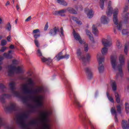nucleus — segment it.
<instances>
[{
  "label": "nucleus",
  "instance_id": "obj_1",
  "mask_svg": "<svg viewBox=\"0 0 129 129\" xmlns=\"http://www.w3.org/2000/svg\"><path fill=\"white\" fill-rule=\"evenodd\" d=\"M28 84H24L22 85V91L25 94H33V95L24 96L20 91H16V83L11 82L9 83V88L12 94L3 93L0 95V102L4 104L6 103V99H10L14 95L18 98H20L23 103L27 104L28 102L34 101L36 105L31 107V112H36L39 107L43 106V101L45 100V93L46 90L43 86H37L33 90L29 89L28 85H34V81L31 78L28 79Z\"/></svg>",
  "mask_w": 129,
  "mask_h": 129
},
{
  "label": "nucleus",
  "instance_id": "obj_2",
  "mask_svg": "<svg viewBox=\"0 0 129 129\" xmlns=\"http://www.w3.org/2000/svg\"><path fill=\"white\" fill-rule=\"evenodd\" d=\"M29 118V111L26 110H20L16 119V123L22 129H31L30 126H38V120H32L28 124H26V120Z\"/></svg>",
  "mask_w": 129,
  "mask_h": 129
},
{
  "label": "nucleus",
  "instance_id": "obj_3",
  "mask_svg": "<svg viewBox=\"0 0 129 129\" xmlns=\"http://www.w3.org/2000/svg\"><path fill=\"white\" fill-rule=\"evenodd\" d=\"M117 56L116 55H112L111 56V64L112 68L115 71L118 70L119 74H116V77L120 76L122 77V66L125 64V58H124V55L120 54L119 56V62L120 64L117 65Z\"/></svg>",
  "mask_w": 129,
  "mask_h": 129
},
{
  "label": "nucleus",
  "instance_id": "obj_4",
  "mask_svg": "<svg viewBox=\"0 0 129 129\" xmlns=\"http://www.w3.org/2000/svg\"><path fill=\"white\" fill-rule=\"evenodd\" d=\"M13 64H11L8 66V73L9 76H13L16 72L17 74L22 73V68L20 67H18L17 68L14 65H17L18 64V61L14 59L12 61Z\"/></svg>",
  "mask_w": 129,
  "mask_h": 129
},
{
  "label": "nucleus",
  "instance_id": "obj_5",
  "mask_svg": "<svg viewBox=\"0 0 129 129\" xmlns=\"http://www.w3.org/2000/svg\"><path fill=\"white\" fill-rule=\"evenodd\" d=\"M77 54L78 59L83 62V65H84V66H86L87 62L90 61V58H91L90 54L87 53L85 57V56L82 55V53L81 52V50L80 49L77 50Z\"/></svg>",
  "mask_w": 129,
  "mask_h": 129
},
{
  "label": "nucleus",
  "instance_id": "obj_6",
  "mask_svg": "<svg viewBox=\"0 0 129 129\" xmlns=\"http://www.w3.org/2000/svg\"><path fill=\"white\" fill-rule=\"evenodd\" d=\"M117 15H118V9H115L113 13V21L114 24L116 25V27L118 31H121L122 30V24L121 22H118L117 19Z\"/></svg>",
  "mask_w": 129,
  "mask_h": 129
},
{
  "label": "nucleus",
  "instance_id": "obj_7",
  "mask_svg": "<svg viewBox=\"0 0 129 129\" xmlns=\"http://www.w3.org/2000/svg\"><path fill=\"white\" fill-rule=\"evenodd\" d=\"M97 61L99 63L98 67L99 73H102L104 71V66L102 64L104 62V57L101 56V54L98 53L97 55Z\"/></svg>",
  "mask_w": 129,
  "mask_h": 129
},
{
  "label": "nucleus",
  "instance_id": "obj_8",
  "mask_svg": "<svg viewBox=\"0 0 129 129\" xmlns=\"http://www.w3.org/2000/svg\"><path fill=\"white\" fill-rule=\"evenodd\" d=\"M18 109V105L14 102H11L8 105L4 107V110L7 112L9 111H15Z\"/></svg>",
  "mask_w": 129,
  "mask_h": 129
},
{
  "label": "nucleus",
  "instance_id": "obj_9",
  "mask_svg": "<svg viewBox=\"0 0 129 129\" xmlns=\"http://www.w3.org/2000/svg\"><path fill=\"white\" fill-rule=\"evenodd\" d=\"M73 35L74 36V38L76 40V41H79V43L81 44H84V41L81 39V37L78 33H77L75 31V30H73Z\"/></svg>",
  "mask_w": 129,
  "mask_h": 129
},
{
  "label": "nucleus",
  "instance_id": "obj_10",
  "mask_svg": "<svg viewBox=\"0 0 129 129\" xmlns=\"http://www.w3.org/2000/svg\"><path fill=\"white\" fill-rule=\"evenodd\" d=\"M67 13V9H62L60 11H56L53 13L54 16H60V17H65V13Z\"/></svg>",
  "mask_w": 129,
  "mask_h": 129
},
{
  "label": "nucleus",
  "instance_id": "obj_11",
  "mask_svg": "<svg viewBox=\"0 0 129 129\" xmlns=\"http://www.w3.org/2000/svg\"><path fill=\"white\" fill-rule=\"evenodd\" d=\"M55 58L57 61H60L61 59H68L69 58V55L66 54L65 55H63L62 52H60L55 56Z\"/></svg>",
  "mask_w": 129,
  "mask_h": 129
},
{
  "label": "nucleus",
  "instance_id": "obj_12",
  "mask_svg": "<svg viewBox=\"0 0 129 129\" xmlns=\"http://www.w3.org/2000/svg\"><path fill=\"white\" fill-rule=\"evenodd\" d=\"M58 32H59V27H54L49 30V34L50 36H56Z\"/></svg>",
  "mask_w": 129,
  "mask_h": 129
},
{
  "label": "nucleus",
  "instance_id": "obj_13",
  "mask_svg": "<svg viewBox=\"0 0 129 129\" xmlns=\"http://www.w3.org/2000/svg\"><path fill=\"white\" fill-rule=\"evenodd\" d=\"M85 72L86 73L88 79H91L93 77V75L90 68L87 67L85 68Z\"/></svg>",
  "mask_w": 129,
  "mask_h": 129
},
{
  "label": "nucleus",
  "instance_id": "obj_14",
  "mask_svg": "<svg viewBox=\"0 0 129 129\" xmlns=\"http://www.w3.org/2000/svg\"><path fill=\"white\" fill-rule=\"evenodd\" d=\"M32 34H33V37L35 38V40H37L38 38H40L41 36V32L38 29L34 30Z\"/></svg>",
  "mask_w": 129,
  "mask_h": 129
},
{
  "label": "nucleus",
  "instance_id": "obj_15",
  "mask_svg": "<svg viewBox=\"0 0 129 129\" xmlns=\"http://www.w3.org/2000/svg\"><path fill=\"white\" fill-rule=\"evenodd\" d=\"M111 113L112 114L115 115V122L116 123H118V119H117V112H116V110H115V108L114 107H112L111 109Z\"/></svg>",
  "mask_w": 129,
  "mask_h": 129
},
{
  "label": "nucleus",
  "instance_id": "obj_16",
  "mask_svg": "<svg viewBox=\"0 0 129 129\" xmlns=\"http://www.w3.org/2000/svg\"><path fill=\"white\" fill-rule=\"evenodd\" d=\"M102 43L104 47H109L111 45V41L108 39H103Z\"/></svg>",
  "mask_w": 129,
  "mask_h": 129
},
{
  "label": "nucleus",
  "instance_id": "obj_17",
  "mask_svg": "<svg viewBox=\"0 0 129 129\" xmlns=\"http://www.w3.org/2000/svg\"><path fill=\"white\" fill-rule=\"evenodd\" d=\"M83 120L84 121H86L87 122H88L91 129H96V128H95V126H94L93 123H92V122L91 121H90V120H89L88 117H86L84 118L83 119Z\"/></svg>",
  "mask_w": 129,
  "mask_h": 129
},
{
  "label": "nucleus",
  "instance_id": "obj_18",
  "mask_svg": "<svg viewBox=\"0 0 129 129\" xmlns=\"http://www.w3.org/2000/svg\"><path fill=\"white\" fill-rule=\"evenodd\" d=\"M101 22L104 25H107L109 23V19L105 16H102L101 17Z\"/></svg>",
  "mask_w": 129,
  "mask_h": 129
},
{
  "label": "nucleus",
  "instance_id": "obj_19",
  "mask_svg": "<svg viewBox=\"0 0 129 129\" xmlns=\"http://www.w3.org/2000/svg\"><path fill=\"white\" fill-rule=\"evenodd\" d=\"M110 5H111V2L109 1L108 4V11L106 12L107 15L109 17L112 15V8L110 7Z\"/></svg>",
  "mask_w": 129,
  "mask_h": 129
},
{
  "label": "nucleus",
  "instance_id": "obj_20",
  "mask_svg": "<svg viewBox=\"0 0 129 129\" xmlns=\"http://www.w3.org/2000/svg\"><path fill=\"white\" fill-rule=\"evenodd\" d=\"M0 90L1 92H3L4 93L8 92V88L3 83L0 84Z\"/></svg>",
  "mask_w": 129,
  "mask_h": 129
},
{
  "label": "nucleus",
  "instance_id": "obj_21",
  "mask_svg": "<svg viewBox=\"0 0 129 129\" xmlns=\"http://www.w3.org/2000/svg\"><path fill=\"white\" fill-rule=\"evenodd\" d=\"M122 18L123 19L124 23L125 24H127V22H128V19H129V14L128 13H123L122 15Z\"/></svg>",
  "mask_w": 129,
  "mask_h": 129
},
{
  "label": "nucleus",
  "instance_id": "obj_22",
  "mask_svg": "<svg viewBox=\"0 0 129 129\" xmlns=\"http://www.w3.org/2000/svg\"><path fill=\"white\" fill-rule=\"evenodd\" d=\"M74 104H75V105H77L78 107H82V105L80 104V103H79V101H78V100H77V98H76V96H75V95H74Z\"/></svg>",
  "mask_w": 129,
  "mask_h": 129
},
{
  "label": "nucleus",
  "instance_id": "obj_23",
  "mask_svg": "<svg viewBox=\"0 0 129 129\" xmlns=\"http://www.w3.org/2000/svg\"><path fill=\"white\" fill-rule=\"evenodd\" d=\"M108 52V48H106V47H103L101 50V53L103 55H101V56L104 57V56H105V55H107Z\"/></svg>",
  "mask_w": 129,
  "mask_h": 129
},
{
  "label": "nucleus",
  "instance_id": "obj_24",
  "mask_svg": "<svg viewBox=\"0 0 129 129\" xmlns=\"http://www.w3.org/2000/svg\"><path fill=\"white\" fill-rule=\"evenodd\" d=\"M92 32L95 36L98 35V29H97V27L95 25H93L92 26Z\"/></svg>",
  "mask_w": 129,
  "mask_h": 129
},
{
  "label": "nucleus",
  "instance_id": "obj_25",
  "mask_svg": "<svg viewBox=\"0 0 129 129\" xmlns=\"http://www.w3.org/2000/svg\"><path fill=\"white\" fill-rule=\"evenodd\" d=\"M115 97L116 99V102L117 103H120V96L118 93L115 92Z\"/></svg>",
  "mask_w": 129,
  "mask_h": 129
},
{
  "label": "nucleus",
  "instance_id": "obj_26",
  "mask_svg": "<svg viewBox=\"0 0 129 129\" xmlns=\"http://www.w3.org/2000/svg\"><path fill=\"white\" fill-rule=\"evenodd\" d=\"M111 85L112 86V90L115 91L117 89L116 83L114 81H111Z\"/></svg>",
  "mask_w": 129,
  "mask_h": 129
},
{
  "label": "nucleus",
  "instance_id": "obj_27",
  "mask_svg": "<svg viewBox=\"0 0 129 129\" xmlns=\"http://www.w3.org/2000/svg\"><path fill=\"white\" fill-rule=\"evenodd\" d=\"M116 112H117V113H119V114H121V105L118 104L116 106Z\"/></svg>",
  "mask_w": 129,
  "mask_h": 129
},
{
  "label": "nucleus",
  "instance_id": "obj_28",
  "mask_svg": "<svg viewBox=\"0 0 129 129\" xmlns=\"http://www.w3.org/2000/svg\"><path fill=\"white\" fill-rule=\"evenodd\" d=\"M71 20H73V21H74L78 24V25H82V23H81V21H79L78 19L76 17H71Z\"/></svg>",
  "mask_w": 129,
  "mask_h": 129
},
{
  "label": "nucleus",
  "instance_id": "obj_29",
  "mask_svg": "<svg viewBox=\"0 0 129 129\" xmlns=\"http://www.w3.org/2000/svg\"><path fill=\"white\" fill-rule=\"evenodd\" d=\"M67 11L70 12V14H77L76 11L74 9L71 7L68 8Z\"/></svg>",
  "mask_w": 129,
  "mask_h": 129
},
{
  "label": "nucleus",
  "instance_id": "obj_30",
  "mask_svg": "<svg viewBox=\"0 0 129 129\" xmlns=\"http://www.w3.org/2000/svg\"><path fill=\"white\" fill-rule=\"evenodd\" d=\"M129 50V42H127L125 44L124 52L126 55H127V51Z\"/></svg>",
  "mask_w": 129,
  "mask_h": 129
},
{
  "label": "nucleus",
  "instance_id": "obj_31",
  "mask_svg": "<svg viewBox=\"0 0 129 129\" xmlns=\"http://www.w3.org/2000/svg\"><path fill=\"white\" fill-rule=\"evenodd\" d=\"M57 2L58 4H59V5H61V6H66L68 5L67 2L64 0H57Z\"/></svg>",
  "mask_w": 129,
  "mask_h": 129
},
{
  "label": "nucleus",
  "instance_id": "obj_32",
  "mask_svg": "<svg viewBox=\"0 0 129 129\" xmlns=\"http://www.w3.org/2000/svg\"><path fill=\"white\" fill-rule=\"evenodd\" d=\"M93 15L94 14L92 10H89L87 13L88 18H89V19H91V18L93 17Z\"/></svg>",
  "mask_w": 129,
  "mask_h": 129
},
{
  "label": "nucleus",
  "instance_id": "obj_33",
  "mask_svg": "<svg viewBox=\"0 0 129 129\" xmlns=\"http://www.w3.org/2000/svg\"><path fill=\"white\" fill-rule=\"evenodd\" d=\"M4 56L5 58H7V59H12V58H13V56L10 53H4Z\"/></svg>",
  "mask_w": 129,
  "mask_h": 129
},
{
  "label": "nucleus",
  "instance_id": "obj_34",
  "mask_svg": "<svg viewBox=\"0 0 129 129\" xmlns=\"http://www.w3.org/2000/svg\"><path fill=\"white\" fill-rule=\"evenodd\" d=\"M128 6H129V0H128V3H126L125 4V7L124 8L123 13H126L128 10Z\"/></svg>",
  "mask_w": 129,
  "mask_h": 129
},
{
  "label": "nucleus",
  "instance_id": "obj_35",
  "mask_svg": "<svg viewBox=\"0 0 129 129\" xmlns=\"http://www.w3.org/2000/svg\"><path fill=\"white\" fill-rule=\"evenodd\" d=\"M107 96L108 97V99H109V101H110L111 102H114V100H113V98H112V97L109 96V94H108V93H107Z\"/></svg>",
  "mask_w": 129,
  "mask_h": 129
},
{
  "label": "nucleus",
  "instance_id": "obj_36",
  "mask_svg": "<svg viewBox=\"0 0 129 129\" xmlns=\"http://www.w3.org/2000/svg\"><path fill=\"white\" fill-rule=\"evenodd\" d=\"M83 44H84V51L85 52H88V45H87V44H86V42H85V41H84V43H83Z\"/></svg>",
  "mask_w": 129,
  "mask_h": 129
},
{
  "label": "nucleus",
  "instance_id": "obj_37",
  "mask_svg": "<svg viewBox=\"0 0 129 129\" xmlns=\"http://www.w3.org/2000/svg\"><path fill=\"white\" fill-rule=\"evenodd\" d=\"M125 111L126 113H129V104L127 103H125Z\"/></svg>",
  "mask_w": 129,
  "mask_h": 129
},
{
  "label": "nucleus",
  "instance_id": "obj_38",
  "mask_svg": "<svg viewBox=\"0 0 129 129\" xmlns=\"http://www.w3.org/2000/svg\"><path fill=\"white\" fill-rule=\"evenodd\" d=\"M104 1L105 0H100V8L102 10L104 9Z\"/></svg>",
  "mask_w": 129,
  "mask_h": 129
},
{
  "label": "nucleus",
  "instance_id": "obj_39",
  "mask_svg": "<svg viewBox=\"0 0 129 129\" xmlns=\"http://www.w3.org/2000/svg\"><path fill=\"white\" fill-rule=\"evenodd\" d=\"M129 33V30L128 29H123L122 31V33L123 35H127Z\"/></svg>",
  "mask_w": 129,
  "mask_h": 129
},
{
  "label": "nucleus",
  "instance_id": "obj_40",
  "mask_svg": "<svg viewBox=\"0 0 129 129\" xmlns=\"http://www.w3.org/2000/svg\"><path fill=\"white\" fill-rule=\"evenodd\" d=\"M116 46L118 49H120V48H121V44L120 43V41H119V40L117 41Z\"/></svg>",
  "mask_w": 129,
  "mask_h": 129
},
{
  "label": "nucleus",
  "instance_id": "obj_41",
  "mask_svg": "<svg viewBox=\"0 0 129 129\" xmlns=\"http://www.w3.org/2000/svg\"><path fill=\"white\" fill-rule=\"evenodd\" d=\"M34 44L36 46V47H40V43L39 42V40L38 39L34 40Z\"/></svg>",
  "mask_w": 129,
  "mask_h": 129
},
{
  "label": "nucleus",
  "instance_id": "obj_42",
  "mask_svg": "<svg viewBox=\"0 0 129 129\" xmlns=\"http://www.w3.org/2000/svg\"><path fill=\"white\" fill-rule=\"evenodd\" d=\"M3 60H4V57L2 56H0V71L2 69V66L1 65H2V64H3Z\"/></svg>",
  "mask_w": 129,
  "mask_h": 129
},
{
  "label": "nucleus",
  "instance_id": "obj_43",
  "mask_svg": "<svg viewBox=\"0 0 129 129\" xmlns=\"http://www.w3.org/2000/svg\"><path fill=\"white\" fill-rule=\"evenodd\" d=\"M7 30H8V31H11V30H12V25H11V23L10 22L7 24Z\"/></svg>",
  "mask_w": 129,
  "mask_h": 129
},
{
  "label": "nucleus",
  "instance_id": "obj_44",
  "mask_svg": "<svg viewBox=\"0 0 129 129\" xmlns=\"http://www.w3.org/2000/svg\"><path fill=\"white\" fill-rule=\"evenodd\" d=\"M2 46H6L7 45V41L6 40H2L1 41Z\"/></svg>",
  "mask_w": 129,
  "mask_h": 129
},
{
  "label": "nucleus",
  "instance_id": "obj_45",
  "mask_svg": "<svg viewBox=\"0 0 129 129\" xmlns=\"http://www.w3.org/2000/svg\"><path fill=\"white\" fill-rule=\"evenodd\" d=\"M37 55L39 57H41V56H42V52L41 51V50L40 49H38V50H37Z\"/></svg>",
  "mask_w": 129,
  "mask_h": 129
},
{
  "label": "nucleus",
  "instance_id": "obj_46",
  "mask_svg": "<svg viewBox=\"0 0 129 129\" xmlns=\"http://www.w3.org/2000/svg\"><path fill=\"white\" fill-rule=\"evenodd\" d=\"M46 63H47L48 65H50L51 63H52V60L51 59V58H47V61H46Z\"/></svg>",
  "mask_w": 129,
  "mask_h": 129
},
{
  "label": "nucleus",
  "instance_id": "obj_47",
  "mask_svg": "<svg viewBox=\"0 0 129 129\" xmlns=\"http://www.w3.org/2000/svg\"><path fill=\"white\" fill-rule=\"evenodd\" d=\"M31 20H32V16H29L25 20V22H30Z\"/></svg>",
  "mask_w": 129,
  "mask_h": 129
},
{
  "label": "nucleus",
  "instance_id": "obj_48",
  "mask_svg": "<svg viewBox=\"0 0 129 129\" xmlns=\"http://www.w3.org/2000/svg\"><path fill=\"white\" fill-rule=\"evenodd\" d=\"M89 38L92 42H94V39L93 38V37L92 36V34L89 36Z\"/></svg>",
  "mask_w": 129,
  "mask_h": 129
},
{
  "label": "nucleus",
  "instance_id": "obj_49",
  "mask_svg": "<svg viewBox=\"0 0 129 129\" xmlns=\"http://www.w3.org/2000/svg\"><path fill=\"white\" fill-rule=\"evenodd\" d=\"M86 32L87 35L89 36L92 35V34H91V33L89 31V30H86Z\"/></svg>",
  "mask_w": 129,
  "mask_h": 129
},
{
  "label": "nucleus",
  "instance_id": "obj_50",
  "mask_svg": "<svg viewBox=\"0 0 129 129\" xmlns=\"http://www.w3.org/2000/svg\"><path fill=\"white\" fill-rule=\"evenodd\" d=\"M6 50H7V47H3L1 48V50H0V52H5V51H6Z\"/></svg>",
  "mask_w": 129,
  "mask_h": 129
},
{
  "label": "nucleus",
  "instance_id": "obj_51",
  "mask_svg": "<svg viewBox=\"0 0 129 129\" xmlns=\"http://www.w3.org/2000/svg\"><path fill=\"white\" fill-rule=\"evenodd\" d=\"M41 60L42 62H47V61H48V58H46L43 57L41 58Z\"/></svg>",
  "mask_w": 129,
  "mask_h": 129
},
{
  "label": "nucleus",
  "instance_id": "obj_52",
  "mask_svg": "<svg viewBox=\"0 0 129 129\" xmlns=\"http://www.w3.org/2000/svg\"><path fill=\"white\" fill-rule=\"evenodd\" d=\"M49 26L48 25V23H47L44 27V31H47V30H48V28Z\"/></svg>",
  "mask_w": 129,
  "mask_h": 129
},
{
  "label": "nucleus",
  "instance_id": "obj_53",
  "mask_svg": "<svg viewBox=\"0 0 129 129\" xmlns=\"http://www.w3.org/2000/svg\"><path fill=\"white\" fill-rule=\"evenodd\" d=\"M11 38H12L11 35H9V36L7 37V41H8V42H11Z\"/></svg>",
  "mask_w": 129,
  "mask_h": 129
},
{
  "label": "nucleus",
  "instance_id": "obj_54",
  "mask_svg": "<svg viewBox=\"0 0 129 129\" xmlns=\"http://www.w3.org/2000/svg\"><path fill=\"white\" fill-rule=\"evenodd\" d=\"M10 49H15V46H14V45L12 44L10 46Z\"/></svg>",
  "mask_w": 129,
  "mask_h": 129
},
{
  "label": "nucleus",
  "instance_id": "obj_55",
  "mask_svg": "<svg viewBox=\"0 0 129 129\" xmlns=\"http://www.w3.org/2000/svg\"><path fill=\"white\" fill-rule=\"evenodd\" d=\"M8 6H10V2L8 1L7 3L6 4V6L8 7Z\"/></svg>",
  "mask_w": 129,
  "mask_h": 129
},
{
  "label": "nucleus",
  "instance_id": "obj_56",
  "mask_svg": "<svg viewBox=\"0 0 129 129\" xmlns=\"http://www.w3.org/2000/svg\"><path fill=\"white\" fill-rule=\"evenodd\" d=\"M16 9L17 10V11H19V10H20V7L19 6V5H17L16 6Z\"/></svg>",
  "mask_w": 129,
  "mask_h": 129
},
{
  "label": "nucleus",
  "instance_id": "obj_57",
  "mask_svg": "<svg viewBox=\"0 0 129 129\" xmlns=\"http://www.w3.org/2000/svg\"><path fill=\"white\" fill-rule=\"evenodd\" d=\"M82 5H80L79 6V7L78 8V9H79V10H80L81 11H82Z\"/></svg>",
  "mask_w": 129,
  "mask_h": 129
},
{
  "label": "nucleus",
  "instance_id": "obj_58",
  "mask_svg": "<svg viewBox=\"0 0 129 129\" xmlns=\"http://www.w3.org/2000/svg\"><path fill=\"white\" fill-rule=\"evenodd\" d=\"M3 24V19L0 18V25H2Z\"/></svg>",
  "mask_w": 129,
  "mask_h": 129
},
{
  "label": "nucleus",
  "instance_id": "obj_59",
  "mask_svg": "<svg viewBox=\"0 0 129 129\" xmlns=\"http://www.w3.org/2000/svg\"><path fill=\"white\" fill-rule=\"evenodd\" d=\"M15 24H16V25H17V24H18V19H16L15 20Z\"/></svg>",
  "mask_w": 129,
  "mask_h": 129
},
{
  "label": "nucleus",
  "instance_id": "obj_60",
  "mask_svg": "<svg viewBox=\"0 0 129 129\" xmlns=\"http://www.w3.org/2000/svg\"><path fill=\"white\" fill-rule=\"evenodd\" d=\"M60 33L62 36L64 35V33L63 32V31H60Z\"/></svg>",
  "mask_w": 129,
  "mask_h": 129
},
{
  "label": "nucleus",
  "instance_id": "obj_61",
  "mask_svg": "<svg viewBox=\"0 0 129 129\" xmlns=\"http://www.w3.org/2000/svg\"><path fill=\"white\" fill-rule=\"evenodd\" d=\"M12 50H10V51H9V54H11V53H12Z\"/></svg>",
  "mask_w": 129,
  "mask_h": 129
},
{
  "label": "nucleus",
  "instance_id": "obj_62",
  "mask_svg": "<svg viewBox=\"0 0 129 129\" xmlns=\"http://www.w3.org/2000/svg\"><path fill=\"white\" fill-rule=\"evenodd\" d=\"M60 30H61V31H63V27H61V28H60Z\"/></svg>",
  "mask_w": 129,
  "mask_h": 129
},
{
  "label": "nucleus",
  "instance_id": "obj_63",
  "mask_svg": "<svg viewBox=\"0 0 129 129\" xmlns=\"http://www.w3.org/2000/svg\"><path fill=\"white\" fill-rule=\"evenodd\" d=\"M12 3L15 4V0H12Z\"/></svg>",
  "mask_w": 129,
  "mask_h": 129
},
{
  "label": "nucleus",
  "instance_id": "obj_64",
  "mask_svg": "<svg viewBox=\"0 0 129 129\" xmlns=\"http://www.w3.org/2000/svg\"><path fill=\"white\" fill-rule=\"evenodd\" d=\"M95 94H96V95H97L98 94V92H96Z\"/></svg>",
  "mask_w": 129,
  "mask_h": 129
}]
</instances>
